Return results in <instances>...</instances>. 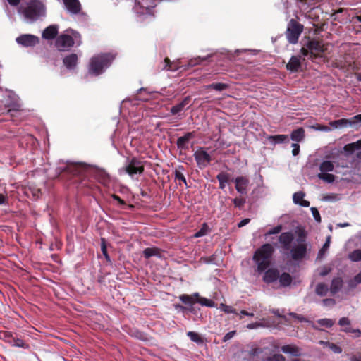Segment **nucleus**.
<instances>
[{"mask_svg":"<svg viewBox=\"0 0 361 361\" xmlns=\"http://www.w3.org/2000/svg\"><path fill=\"white\" fill-rule=\"evenodd\" d=\"M114 56L111 54L104 53L92 56L89 63L88 73L90 75L98 76L103 73L110 66Z\"/></svg>","mask_w":361,"mask_h":361,"instance_id":"f257e3e1","label":"nucleus"},{"mask_svg":"<svg viewBox=\"0 0 361 361\" xmlns=\"http://www.w3.org/2000/svg\"><path fill=\"white\" fill-rule=\"evenodd\" d=\"M274 252L273 245L266 243L258 248L254 253L253 260L257 265V271H265L271 264V259Z\"/></svg>","mask_w":361,"mask_h":361,"instance_id":"f03ea898","label":"nucleus"},{"mask_svg":"<svg viewBox=\"0 0 361 361\" xmlns=\"http://www.w3.org/2000/svg\"><path fill=\"white\" fill-rule=\"evenodd\" d=\"M22 13L27 20L34 22L45 15L44 6L39 1H31L23 8Z\"/></svg>","mask_w":361,"mask_h":361,"instance_id":"7ed1b4c3","label":"nucleus"},{"mask_svg":"<svg viewBox=\"0 0 361 361\" xmlns=\"http://www.w3.org/2000/svg\"><path fill=\"white\" fill-rule=\"evenodd\" d=\"M180 300L185 305H188L192 307L195 303H200L206 307H214V302L206 298H202L198 293H195L192 295L182 294L179 296ZM190 312L193 310L192 307L188 309Z\"/></svg>","mask_w":361,"mask_h":361,"instance_id":"20e7f679","label":"nucleus"},{"mask_svg":"<svg viewBox=\"0 0 361 361\" xmlns=\"http://www.w3.org/2000/svg\"><path fill=\"white\" fill-rule=\"evenodd\" d=\"M298 244L290 249L291 258L295 261L302 260L307 254V244L305 243V236L300 234L297 239Z\"/></svg>","mask_w":361,"mask_h":361,"instance_id":"39448f33","label":"nucleus"},{"mask_svg":"<svg viewBox=\"0 0 361 361\" xmlns=\"http://www.w3.org/2000/svg\"><path fill=\"white\" fill-rule=\"evenodd\" d=\"M303 26L295 20L291 19L288 25L286 32L288 41L291 44H295L302 32Z\"/></svg>","mask_w":361,"mask_h":361,"instance_id":"423d86ee","label":"nucleus"},{"mask_svg":"<svg viewBox=\"0 0 361 361\" xmlns=\"http://www.w3.org/2000/svg\"><path fill=\"white\" fill-rule=\"evenodd\" d=\"M193 156L197 166L200 169H205L212 160L211 155L203 147H199Z\"/></svg>","mask_w":361,"mask_h":361,"instance_id":"0eeeda50","label":"nucleus"},{"mask_svg":"<svg viewBox=\"0 0 361 361\" xmlns=\"http://www.w3.org/2000/svg\"><path fill=\"white\" fill-rule=\"evenodd\" d=\"M74 44V39L71 35L61 34L56 37L54 45L59 51H66L73 47Z\"/></svg>","mask_w":361,"mask_h":361,"instance_id":"6e6552de","label":"nucleus"},{"mask_svg":"<svg viewBox=\"0 0 361 361\" xmlns=\"http://www.w3.org/2000/svg\"><path fill=\"white\" fill-rule=\"evenodd\" d=\"M3 337L4 341L12 346L19 347L24 349H28L30 348L29 344L25 343L21 338L14 336L11 332H3Z\"/></svg>","mask_w":361,"mask_h":361,"instance_id":"1a4fd4ad","label":"nucleus"},{"mask_svg":"<svg viewBox=\"0 0 361 361\" xmlns=\"http://www.w3.org/2000/svg\"><path fill=\"white\" fill-rule=\"evenodd\" d=\"M16 42L25 47H32L39 44V39L38 37L30 35L23 34L20 35L16 39Z\"/></svg>","mask_w":361,"mask_h":361,"instance_id":"9d476101","label":"nucleus"},{"mask_svg":"<svg viewBox=\"0 0 361 361\" xmlns=\"http://www.w3.org/2000/svg\"><path fill=\"white\" fill-rule=\"evenodd\" d=\"M126 171L130 176L135 174H141L144 171V165L142 162L135 157H133L126 166Z\"/></svg>","mask_w":361,"mask_h":361,"instance_id":"9b49d317","label":"nucleus"},{"mask_svg":"<svg viewBox=\"0 0 361 361\" xmlns=\"http://www.w3.org/2000/svg\"><path fill=\"white\" fill-rule=\"evenodd\" d=\"M195 132L192 131L186 133L183 136L178 137L176 141L178 149H179L180 151L188 150L189 148L190 140L192 138H195Z\"/></svg>","mask_w":361,"mask_h":361,"instance_id":"f8f14e48","label":"nucleus"},{"mask_svg":"<svg viewBox=\"0 0 361 361\" xmlns=\"http://www.w3.org/2000/svg\"><path fill=\"white\" fill-rule=\"evenodd\" d=\"M294 240V235L291 232H283L279 237V242L285 250H289Z\"/></svg>","mask_w":361,"mask_h":361,"instance_id":"ddd939ff","label":"nucleus"},{"mask_svg":"<svg viewBox=\"0 0 361 361\" xmlns=\"http://www.w3.org/2000/svg\"><path fill=\"white\" fill-rule=\"evenodd\" d=\"M235 189L241 195L247 193V186L250 183L249 179L246 176H238L234 180Z\"/></svg>","mask_w":361,"mask_h":361,"instance_id":"4468645a","label":"nucleus"},{"mask_svg":"<svg viewBox=\"0 0 361 361\" xmlns=\"http://www.w3.org/2000/svg\"><path fill=\"white\" fill-rule=\"evenodd\" d=\"M263 276V281L266 283H272L279 279L280 271L276 268L267 269Z\"/></svg>","mask_w":361,"mask_h":361,"instance_id":"2eb2a0df","label":"nucleus"},{"mask_svg":"<svg viewBox=\"0 0 361 361\" xmlns=\"http://www.w3.org/2000/svg\"><path fill=\"white\" fill-rule=\"evenodd\" d=\"M67 11L71 14H78L81 9V4L78 0H62Z\"/></svg>","mask_w":361,"mask_h":361,"instance_id":"dca6fc26","label":"nucleus"},{"mask_svg":"<svg viewBox=\"0 0 361 361\" xmlns=\"http://www.w3.org/2000/svg\"><path fill=\"white\" fill-rule=\"evenodd\" d=\"M191 97L190 96L185 97L180 103L173 106L170 112L172 115H176L183 109H188L190 106Z\"/></svg>","mask_w":361,"mask_h":361,"instance_id":"f3484780","label":"nucleus"},{"mask_svg":"<svg viewBox=\"0 0 361 361\" xmlns=\"http://www.w3.org/2000/svg\"><path fill=\"white\" fill-rule=\"evenodd\" d=\"M59 33V26L57 25H51L47 27L42 32V37L47 40L56 39Z\"/></svg>","mask_w":361,"mask_h":361,"instance_id":"a211bd4d","label":"nucleus"},{"mask_svg":"<svg viewBox=\"0 0 361 361\" xmlns=\"http://www.w3.org/2000/svg\"><path fill=\"white\" fill-rule=\"evenodd\" d=\"M307 47L310 51V59L312 60L316 59L318 56L317 54L313 52V51H317L319 52H322L324 51L321 42L314 39L307 42Z\"/></svg>","mask_w":361,"mask_h":361,"instance_id":"6ab92c4d","label":"nucleus"},{"mask_svg":"<svg viewBox=\"0 0 361 361\" xmlns=\"http://www.w3.org/2000/svg\"><path fill=\"white\" fill-rule=\"evenodd\" d=\"M286 67L287 70L292 73L298 72L301 68V57L300 56H293Z\"/></svg>","mask_w":361,"mask_h":361,"instance_id":"aec40b11","label":"nucleus"},{"mask_svg":"<svg viewBox=\"0 0 361 361\" xmlns=\"http://www.w3.org/2000/svg\"><path fill=\"white\" fill-rule=\"evenodd\" d=\"M78 61V56L76 54L72 53L66 56L63 59V65L68 70L76 68Z\"/></svg>","mask_w":361,"mask_h":361,"instance_id":"412c9836","label":"nucleus"},{"mask_svg":"<svg viewBox=\"0 0 361 361\" xmlns=\"http://www.w3.org/2000/svg\"><path fill=\"white\" fill-rule=\"evenodd\" d=\"M58 169L61 171V173H66L73 176H77L80 173L82 169L80 166L78 164H68L64 167H59Z\"/></svg>","mask_w":361,"mask_h":361,"instance_id":"4be33fe9","label":"nucleus"},{"mask_svg":"<svg viewBox=\"0 0 361 361\" xmlns=\"http://www.w3.org/2000/svg\"><path fill=\"white\" fill-rule=\"evenodd\" d=\"M94 177L101 183L106 184L109 181V174L103 169H97L94 170Z\"/></svg>","mask_w":361,"mask_h":361,"instance_id":"5701e85b","label":"nucleus"},{"mask_svg":"<svg viewBox=\"0 0 361 361\" xmlns=\"http://www.w3.org/2000/svg\"><path fill=\"white\" fill-rule=\"evenodd\" d=\"M343 286V280L340 277L334 278L331 283L330 291L332 295L339 291Z\"/></svg>","mask_w":361,"mask_h":361,"instance_id":"b1692460","label":"nucleus"},{"mask_svg":"<svg viewBox=\"0 0 361 361\" xmlns=\"http://www.w3.org/2000/svg\"><path fill=\"white\" fill-rule=\"evenodd\" d=\"M143 256L146 259H149L151 257L157 256L161 257V250L157 247H147L143 250Z\"/></svg>","mask_w":361,"mask_h":361,"instance_id":"393cba45","label":"nucleus"},{"mask_svg":"<svg viewBox=\"0 0 361 361\" xmlns=\"http://www.w3.org/2000/svg\"><path fill=\"white\" fill-rule=\"evenodd\" d=\"M361 149V140L357 142L349 143L343 147V149L348 154H353L355 150Z\"/></svg>","mask_w":361,"mask_h":361,"instance_id":"a878e982","label":"nucleus"},{"mask_svg":"<svg viewBox=\"0 0 361 361\" xmlns=\"http://www.w3.org/2000/svg\"><path fill=\"white\" fill-rule=\"evenodd\" d=\"M281 350L283 353L286 354H290L294 356L300 355V349L293 345H285L281 347Z\"/></svg>","mask_w":361,"mask_h":361,"instance_id":"bb28decb","label":"nucleus"},{"mask_svg":"<svg viewBox=\"0 0 361 361\" xmlns=\"http://www.w3.org/2000/svg\"><path fill=\"white\" fill-rule=\"evenodd\" d=\"M164 66L162 67V70L166 71H176L179 68V66L178 62L176 61H171V60L166 57L164 60Z\"/></svg>","mask_w":361,"mask_h":361,"instance_id":"cd10ccee","label":"nucleus"},{"mask_svg":"<svg viewBox=\"0 0 361 361\" xmlns=\"http://www.w3.org/2000/svg\"><path fill=\"white\" fill-rule=\"evenodd\" d=\"M305 137V130L302 128L294 130L290 134V138L295 142H300Z\"/></svg>","mask_w":361,"mask_h":361,"instance_id":"c85d7f7f","label":"nucleus"},{"mask_svg":"<svg viewBox=\"0 0 361 361\" xmlns=\"http://www.w3.org/2000/svg\"><path fill=\"white\" fill-rule=\"evenodd\" d=\"M279 280L281 286L287 287L291 284L293 279L290 274L283 272L282 274H279Z\"/></svg>","mask_w":361,"mask_h":361,"instance_id":"c756f323","label":"nucleus"},{"mask_svg":"<svg viewBox=\"0 0 361 361\" xmlns=\"http://www.w3.org/2000/svg\"><path fill=\"white\" fill-rule=\"evenodd\" d=\"M334 165L331 161H324L319 165L320 173H328L333 171Z\"/></svg>","mask_w":361,"mask_h":361,"instance_id":"7c9ffc66","label":"nucleus"},{"mask_svg":"<svg viewBox=\"0 0 361 361\" xmlns=\"http://www.w3.org/2000/svg\"><path fill=\"white\" fill-rule=\"evenodd\" d=\"M268 140L274 143H283L288 142V136L286 135H270Z\"/></svg>","mask_w":361,"mask_h":361,"instance_id":"2f4dec72","label":"nucleus"},{"mask_svg":"<svg viewBox=\"0 0 361 361\" xmlns=\"http://www.w3.org/2000/svg\"><path fill=\"white\" fill-rule=\"evenodd\" d=\"M228 87H229V85L226 83L218 82V83H212L208 85H206L205 88L207 90L212 89V90L221 92V91L227 90L228 88Z\"/></svg>","mask_w":361,"mask_h":361,"instance_id":"473e14b6","label":"nucleus"},{"mask_svg":"<svg viewBox=\"0 0 361 361\" xmlns=\"http://www.w3.org/2000/svg\"><path fill=\"white\" fill-rule=\"evenodd\" d=\"M329 290L328 286L324 283H319L317 285L315 293L319 296H324Z\"/></svg>","mask_w":361,"mask_h":361,"instance_id":"72a5a7b5","label":"nucleus"},{"mask_svg":"<svg viewBox=\"0 0 361 361\" xmlns=\"http://www.w3.org/2000/svg\"><path fill=\"white\" fill-rule=\"evenodd\" d=\"M329 124L331 127L337 128L342 126H347L348 124H350V122L348 119L341 118L331 121Z\"/></svg>","mask_w":361,"mask_h":361,"instance_id":"f704fd0d","label":"nucleus"},{"mask_svg":"<svg viewBox=\"0 0 361 361\" xmlns=\"http://www.w3.org/2000/svg\"><path fill=\"white\" fill-rule=\"evenodd\" d=\"M318 178L326 183H331L335 180V176L329 173H319Z\"/></svg>","mask_w":361,"mask_h":361,"instance_id":"c9c22d12","label":"nucleus"},{"mask_svg":"<svg viewBox=\"0 0 361 361\" xmlns=\"http://www.w3.org/2000/svg\"><path fill=\"white\" fill-rule=\"evenodd\" d=\"M187 336L190 338V340L197 343H202L203 339L196 332L194 331H188L187 333Z\"/></svg>","mask_w":361,"mask_h":361,"instance_id":"e433bc0d","label":"nucleus"},{"mask_svg":"<svg viewBox=\"0 0 361 361\" xmlns=\"http://www.w3.org/2000/svg\"><path fill=\"white\" fill-rule=\"evenodd\" d=\"M349 259L353 262L361 261V250L357 249L349 254Z\"/></svg>","mask_w":361,"mask_h":361,"instance_id":"4c0bfd02","label":"nucleus"},{"mask_svg":"<svg viewBox=\"0 0 361 361\" xmlns=\"http://www.w3.org/2000/svg\"><path fill=\"white\" fill-rule=\"evenodd\" d=\"M101 250L106 261L110 262V257L107 252L106 242L104 238H101Z\"/></svg>","mask_w":361,"mask_h":361,"instance_id":"58836bf2","label":"nucleus"},{"mask_svg":"<svg viewBox=\"0 0 361 361\" xmlns=\"http://www.w3.org/2000/svg\"><path fill=\"white\" fill-rule=\"evenodd\" d=\"M216 178L219 182H224L225 183H228L230 181V174L226 172L221 171L216 176Z\"/></svg>","mask_w":361,"mask_h":361,"instance_id":"ea45409f","label":"nucleus"},{"mask_svg":"<svg viewBox=\"0 0 361 361\" xmlns=\"http://www.w3.org/2000/svg\"><path fill=\"white\" fill-rule=\"evenodd\" d=\"M209 230L208 225L206 223H204L202 226V228L194 235L195 238H199L205 235Z\"/></svg>","mask_w":361,"mask_h":361,"instance_id":"a19ab883","label":"nucleus"},{"mask_svg":"<svg viewBox=\"0 0 361 361\" xmlns=\"http://www.w3.org/2000/svg\"><path fill=\"white\" fill-rule=\"evenodd\" d=\"M221 310L225 313H233L238 314L236 309L233 308L232 306H229L225 304H221L220 307Z\"/></svg>","mask_w":361,"mask_h":361,"instance_id":"79ce46f5","label":"nucleus"},{"mask_svg":"<svg viewBox=\"0 0 361 361\" xmlns=\"http://www.w3.org/2000/svg\"><path fill=\"white\" fill-rule=\"evenodd\" d=\"M174 176L176 179L182 181L185 185H187V181L184 175L178 169H176L174 171Z\"/></svg>","mask_w":361,"mask_h":361,"instance_id":"37998d69","label":"nucleus"},{"mask_svg":"<svg viewBox=\"0 0 361 361\" xmlns=\"http://www.w3.org/2000/svg\"><path fill=\"white\" fill-rule=\"evenodd\" d=\"M304 197H305V193L303 192H297L294 193V195H293V202L295 204H300V203L302 201V199L304 198Z\"/></svg>","mask_w":361,"mask_h":361,"instance_id":"c03bdc74","label":"nucleus"},{"mask_svg":"<svg viewBox=\"0 0 361 361\" xmlns=\"http://www.w3.org/2000/svg\"><path fill=\"white\" fill-rule=\"evenodd\" d=\"M131 336L141 341H145L147 339L146 335L138 330H134L131 333Z\"/></svg>","mask_w":361,"mask_h":361,"instance_id":"a18cd8bd","label":"nucleus"},{"mask_svg":"<svg viewBox=\"0 0 361 361\" xmlns=\"http://www.w3.org/2000/svg\"><path fill=\"white\" fill-rule=\"evenodd\" d=\"M233 202L235 207L242 209L245 203V199L236 197L233 200Z\"/></svg>","mask_w":361,"mask_h":361,"instance_id":"49530a36","label":"nucleus"},{"mask_svg":"<svg viewBox=\"0 0 361 361\" xmlns=\"http://www.w3.org/2000/svg\"><path fill=\"white\" fill-rule=\"evenodd\" d=\"M282 226L281 225H278L275 227H274L273 228L270 229L269 231H268L267 232V233L265 234V235H274V234H278L281 231H282Z\"/></svg>","mask_w":361,"mask_h":361,"instance_id":"de8ad7c7","label":"nucleus"},{"mask_svg":"<svg viewBox=\"0 0 361 361\" xmlns=\"http://www.w3.org/2000/svg\"><path fill=\"white\" fill-rule=\"evenodd\" d=\"M330 241H331V237L328 236L325 243L324 244L323 247L319 252V255L322 256L328 250V248L329 247Z\"/></svg>","mask_w":361,"mask_h":361,"instance_id":"09e8293b","label":"nucleus"},{"mask_svg":"<svg viewBox=\"0 0 361 361\" xmlns=\"http://www.w3.org/2000/svg\"><path fill=\"white\" fill-rule=\"evenodd\" d=\"M319 324L327 328H330L334 325V322L330 319H322L319 321Z\"/></svg>","mask_w":361,"mask_h":361,"instance_id":"8fccbe9b","label":"nucleus"},{"mask_svg":"<svg viewBox=\"0 0 361 361\" xmlns=\"http://www.w3.org/2000/svg\"><path fill=\"white\" fill-rule=\"evenodd\" d=\"M310 209L315 221L320 223L322 219L318 209L316 207H312Z\"/></svg>","mask_w":361,"mask_h":361,"instance_id":"3c124183","label":"nucleus"},{"mask_svg":"<svg viewBox=\"0 0 361 361\" xmlns=\"http://www.w3.org/2000/svg\"><path fill=\"white\" fill-rule=\"evenodd\" d=\"M20 111V106L19 104H16L14 106L13 108H11L8 110V114H10L11 117H13L16 116V114H18Z\"/></svg>","mask_w":361,"mask_h":361,"instance_id":"603ef678","label":"nucleus"},{"mask_svg":"<svg viewBox=\"0 0 361 361\" xmlns=\"http://www.w3.org/2000/svg\"><path fill=\"white\" fill-rule=\"evenodd\" d=\"M328 345L330 349L335 353H341L342 352V348L335 343H328Z\"/></svg>","mask_w":361,"mask_h":361,"instance_id":"864d4df0","label":"nucleus"},{"mask_svg":"<svg viewBox=\"0 0 361 361\" xmlns=\"http://www.w3.org/2000/svg\"><path fill=\"white\" fill-rule=\"evenodd\" d=\"M343 331L346 333H354V334H355L356 337L361 336V331L360 329H353L350 327H347V328H345L344 329H343Z\"/></svg>","mask_w":361,"mask_h":361,"instance_id":"5fc2aeb1","label":"nucleus"},{"mask_svg":"<svg viewBox=\"0 0 361 361\" xmlns=\"http://www.w3.org/2000/svg\"><path fill=\"white\" fill-rule=\"evenodd\" d=\"M289 315L300 322H307L306 318L301 314H298L295 312H290L289 313Z\"/></svg>","mask_w":361,"mask_h":361,"instance_id":"6e6d98bb","label":"nucleus"},{"mask_svg":"<svg viewBox=\"0 0 361 361\" xmlns=\"http://www.w3.org/2000/svg\"><path fill=\"white\" fill-rule=\"evenodd\" d=\"M311 128L316 130H321V131H328L330 130V128L328 126H324V125H320V124H316L314 126H312Z\"/></svg>","mask_w":361,"mask_h":361,"instance_id":"4d7b16f0","label":"nucleus"},{"mask_svg":"<svg viewBox=\"0 0 361 361\" xmlns=\"http://www.w3.org/2000/svg\"><path fill=\"white\" fill-rule=\"evenodd\" d=\"M270 361H286L285 357L281 354H274L271 358Z\"/></svg>","mask_w":361,"mask_h":361,"instance_id":"13d9d810","label":"nucleus"},{"mask_svg":"<svg viewBox=\"0 0 361 361\" xmlns=\"http://www.w3.org/2000/svg\"><path fill=\"white\" fill-rule=\"evenodd\" d=\"M262 353H263L262 348H255L251 349V350L250 352V355L251 356H257Z\"/></svg>","mask_w":361,"mask_h":361,"instance_id":"bf43d9fd","label":"nucleus"},{"mask_svg":"<svg viewBox=\"0 0 361 361\" xmlns=\"http://www.w3.org/2000/svg\"><path fill=\"white\" fill-rule=\"evenodd\" d=\"M236 334V331H231L228 332L223 338V341L226 342L230 339H231L234 335Z\"/></svg>","mask_w":361,"mask_h":361,"instance_id":"052dcab7","label":"nucleus"},{"mask_svg":"<svg viewBox=\"0 0 361 361\" xmlns=\"http://www.w3.org/2000/svg\"><path fill=\"white\" fill-rule=\"evenodd\" d=\"M292 154L293 156H297L300 152V145L297 143L292 144Z\"/></svg>","mask_w":361,"mask_h":361,"instance_id":"680f3d73","label":"nucleus"},{"mask_svg":"<svg viewBox=\"0 0 361 361\" xmlns=\"http://www.w3.org/2000/svg\"><path fill=\"white\" fill-rule=\"evenodd\" d=\"M338 324L340 326H349L350 324V320L347 317H342L338 321Z\"/></svg>","mask_w":361,"mask_h":361,"instance_id":"e2e57ef3","label":"nucleus"},{"mask_svg":"<svg viewBox=\"0 0 361 361\" xmlns=\"http://www.w3.org/2000/svg\"><path fill=\"white\" fill-rule=\"evenodd\" d=\"M322 302L324 306L334 305L335 304V300L331 298H326L322 300Z\"/></svg>","mask_w":361,"mask_h":361,"instance_id":"0e129e2a","label":"nucleus"},{"mask_svg":"<svg viewBox=\"0 0 361 361\" xmlns=\"http://www.w3.org/2000/svg\"><path fill=\"white\" fill-rule=\"evenodd\" d=\"M112 197L114 200H116L121 205H126V202L121 199L118 195H113Z\"/></svg>","mask_w":361,"mask_h":361,"instance_id":"69168bd1","label":"nucleus"},{"mask_svg":"<svg viewBox=\"0 0 361 361\" xmlns=\"http://www.w3.org/2000/svg\"><path fill=\"white\" fill-rule=\"evenodd\" d=\"M358 283H359L357 282L354 277L353 279H351L348 281V286L350 288H355Z\"/></svg>","mask_w":361,"mask_h":361,"instance_id":"338daca9","label":"nucleus"},{"mask_svg":"<svg viewBox=\"0 0 361 361\" xmlns=\"http://www.w3.org/2000/svg\"><path fill=\"white\" fill-rule=\"evenodd\" d=\"M250 221V219H243L242 221H240L238 224V226L239 228H241L245 225H247L249 222Z\"/></svg>","mask_w":361,"mask_h":361,"instance_id":"774afa93","label":"nucleus"}]
</instances>
